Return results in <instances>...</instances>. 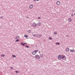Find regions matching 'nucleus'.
Returning <instances> with one entry per match:
<instances>
[{
    "instance_id": "obj_12",
    "label": "nucleus",
    "mask_w": 75,
    "mask_h": 75,
    "mask_svg": "<svg viewBox=\"0 0 75 75\" xmlns=\"http://www.w3.org/2000/svg\"><path fill=\"white\" fill-rule=\"evenodd\" d=\"M40 57L42 58V57H43V54H40Z\"/></svg>"
},
{
    "instance_id": "obj_8",
    "label": "nucleus",
    "mask_w": 75,
    "mask_h": 75,
    "mask_svg": "<svg viewBox=\"0 0 75 75\" xmlns=\"http://www.w3.org/2000/svg\"><path fill=\"white\" fill-rule=\"evenodd\" d=\"M70 52H75V50H70Z\"/></svg>"
},
{
    "instance_id": "obj_14",
    "label": "nucleus",
    "mask_w": 75,
    "mask_h": 75,
    "mask_svg": "<svg viewBox=\"0 0 75 75\" xmlns=\"http://www.w3.org/2000/svg\"><path fill=\"white\" fill-rule=\"evenodd\" d=\"M24 37L25 38H27V37H28V36L27 35H24Z\"/></svg>"
},
{
    "instance_id": "obj_30",
    "label": "nucleus",
    "mask_w": 75,
    "mask_h": 75,
    "mask_svg": "<svg viewBox=\"0 0 75 75\" xmlns=\"http://www.w3.org/2000/svg\"><path fill=\"white\" fill-rule=\"evenodd\" d=\"M24 44H27L26 43H24Z\"/></svg>"
},
{
    "instance_id": "obj_16",
    "label": "nucleus",
    "mask_w": 75,
    "mask_h": 75,
    "mask_svg": "<svg viewBox=\"0 0 75 75\" xmlns=\"http://www.w3.org/2000/svg\"><path fill=\"white\" fill-rule=\"evenodd\" d=\"M49 40H52V38L51 37H50L49 38Z\"/></svg>"
},
{
    "instance_id": "obj_21",
    "label": "nucleus",
    "mask_w": 75,
    "mask_h": 75,
    "mask_svg": "<svg viewBox=\"0 0 75 75\" xmlns=\"http://www.w3.org/2000/svg\"><path fill=\"white\" fill-rule=\"evenodd\" d=\"M37 36L38 37H40V36H41V35H37Z\"/></svg>"
},
{
    "instance_id": "obj_3",
    "label": "nucleus",
    "mask_w": 75,
    "mask_h": 75,
    "mask_svg": "<svg viewBox=\"0 0 75 75\" xmlns=\"http://www.w3.org/2000/svg\"><path fill=\"white\" fill-rule=\"evenodd\" d=\"M58 58L59 59H61V58H62L61 55H59L58 56Z\"/></svg>"
},
{
    "instance_id": "obj_17",
    "label": "nucleus",
    "mask_w": 75,
    "mask_h": 75,
    "mask_svg": "<svg viewBox=\"0 0 75 75\" xmlns=\"http://www.w3.org/2000/svg\"><path fill=\"white\" fill-rule=\"evenodd\" d=\"M1 57H4L5 56V55H4V54H2L1 55Z\"/></svg>"
},
{
    "instance_id": "obj_15",
    "label": "nucleus",
    "mask_w": 75,
    "mask_h": 75,
    "mask_svg": "<svg viewBox=\"0 0 75 75\" xmlns=\"http://www.w3.org/2000/svg\"><path fill=\"white\" fill-rule=\"evenodd\" d=\"M28 33H31V30H29L28 31Z\"/></svg>"
},
{
    "instance_id": "obj_26",
    "label": "nucleus",
    "mask_w": 75,
    "mask_h": 75,
    "mask_svg": "<svg viewBox=\"0 0 75 75\" xmlns=\"http://www.w3.org/2000/svg\"><path fill=\"white\" fill-rule=\"evenodd\" d=\"M15 72H16V73H18V71H16Z\"/></svg>"
},
{
    "instance_id": "obj_27",
    "label": "nucleus",
    "mask_w": 75,
    "mask_h": 75,
    "mask_svg": "<svg viewBox=\"0 0 75 75\" xmlns=\"http://www.w3.org/2000/svg\"><path fill=\"white\" fill-rule=\"evenodd\" d=\"M11 69H13V68L12 67H11Z\"/></svg>"
},
{
    "instance_id": "obj_31",
    "label": "nucleus",
    "mask_w": 75,
    "mask_h": 75,
    "mask_svg": "<svg viewBox=\"0 0 75 75\" xmlns=\"http://www.w3.org/2000/svg\"><path fill=\"white\" fill-rule=\"evenodd\" d=\"M37 1H39L40 0H36Z\"/></svg>"
},
{
    "instance_id": "obj_5",
    "label": "nucleus",
    "mask_w": 75,
    "mask_h": 75,
    "mask_svg": "<svg viewBox=\"0 0 75 75\" xmlns=\"http://www.w3.org/2000/svg\"><path fill=\"white\" fill-rule=\"evenodd\" d=\"M62 57L63 59H64V60H65V59H66V57H65V56L64 55H62Z\"/></svg>"
},
{
    "instance_id": "obj_11",
    "label": "nucleus",
    "mask_w": 75,
    "mask_h": 75,
    "mask_svg": "<svg viewBox=\"0 0 75 75\" xmlns=\"http://www.w3.org/2000/svg\"><path fill=\"white\" fill-rule=\"evenodd\" d=\"M21 44L22 45H23V46H25V43H21Z\"/></svg>"
},
{
    "instance_id": "obj_23",
    "label": "nucleus",
    "mask_w": 75,
    "mask_h": 75,
    "mask_svg": "<svg viewBox=\"0 0 75 75\" xmlns=\"http://www.w3.org/2000/svg\"><path fill=\"white\" fill-rule=\"evenodd\" d=\"M25 46H26V47H27V48H29V46H28L27 45H26Z\"/></svg>"
},
{
    "instance_id": "obj_9",
    "label": "nucleus",
    "mask_w": 75,
    "mask_h": 75,
    "mask_svg": "<svg viewBox=\"0 0 75 75\" xmlns=\"http://www.w3.org/2000/svg\"><path fill=\"white\" fill-rule=\"evenodd\" d=\"M33 26H34V27H35L37 26V24L35 23H33Z\"/></svg>"
},
{
    "instance_id": "obj_6",
    "label": "nucleus",
    "mask_w": 75,
    "mask_h": 75,
    "mask_svg": "<svg viewBox=\"0 0 75 75\" xmlns=\"http://www.w3.org/2000/svg\"><path fill=\"white\" fill-rule=\"evenodd\" d=\"M69 48H68V47L66 49V51L67 52H68V51H69Z\"/></svg>"
},
{
    "instance_id": "obj_32",
    "label": "nucleus",
    "mask_w": 75,
    "mask_h": 75,
    "mask_svg": "<svg viewBox=\"0 0 75 75\" xmlns=\"http://www.w3.org/2000/svg\"><path fill=\"white\" fill-rule=\"evenodd\" d=\"M74 16H75V13H74Z\"/></svg>"
},
{
    "instance_id": "obj_25",
    "label": "nucleus",
    "mask_w": 75,
    "mask_h": 75,
    "mask_svg": "<svg viewBox=\"0 0 75 75\" xmlns=\"http://www.w3.org/2000/svg\"><path fill=\"white\" fill-rule=\"evenodd\" d=\"M17 41H19V40H17L16 41V42H17Z\"/></svg>"
},
{
    "instance_id": "obj_29",
    "label": "nucleus",
    "mask_w": 75,
    "mask_h": 75,
    "mask_svg": "<svg viewBox=\"0 0 75 75\" xmlns=\"http://www.w3.org/2000/svg\"><path fill=\"white\" fill-rule=\"evenodd\" d=\"M33 36H34V37H35V35H33Z\"/></svg>"
},
{
    "instance_id": "obj_13",
    "label": "nucleus",
    "mask_w": 75,
    "mask_h": 75,
    "mask_svg": "<svg viewBox=\"0 0 75 75\" xmlns=\"http://www.w3.org/2000/svg\"><path fill=\"white\" fill-rule=\"evenodd\" d=\"M41 23H38V25H41Z\"/></svg>"
},
{
    "instance_id": "obj_24",
    "label": "nucleus",
    "mask_w": 75,
    "mask_h": 75,
    "mask_svg": "<svg viewBox=\"0 0 75 75\" xmlns=\"http://www.w3.org/2000/svg\"><path fill=\"white\" fill-rule=\"evenodd\" d=\"M54 34H57V32H54Z\"/></svg>"
},
{
    "instance_id": "obj_22",
    "label": "nucleus",
    "mask_w": 75,
    "mask_h": 75,
    "mask_svg": "<svg viewBox=\"0 0 75 75\" xmlns=\"http://www.w3.org/2000/svg\"><path fill=\"white\" fill-rule=\"evenodd\" d=\"M71 17H73V16H74V14H73L72 13L71 14Z\"/></svg>"
},
{
    "instance_id": "obj_28",
    "label": "nucleus",
    "mask_w": 75,
    "mask_h": 75,
    "mask_svg": "<svg viewBox=\"0 0 75 75\" xmlns=\"http://www.w3.org/2000/svg\"><path fill=\"white\" fill-rule=\"evenodd\" d=\"M38 19H40V17H38Z\"/></svg>"
},
{
    "instance_id": "obj_4",
    "label": "nucleus",
    "mask_w": 75,
    "mask_h": 75,
    "mask_svg": "<svg viewBox=\"0 0 75 75\" xmlns=\"http://www.w3.org/2000/svg\"><path fill=\"white\" fill-rule=\"evenodd\" d=\"M56 4L57 5H59L60 4V2L59 1H58L56 2Z\"/></svg>"
},
{
    "instance_id": "obj_20",
    "label": "nucleus",
    "mask_w": 75,
    "mask_h": 75,
    "mask_svg": "<svg viewBox=\"0 0 75 75\" xmlns=\"http://www.w3.org/2000/svg\"><path fill=\"white\" fill-rule=\"evenodd\" d=\"M12 57H16V56L15 55H12Z\"/></svg>"
},
{
    "instance_id": "obj_2",
    "label": "nucleus",
    "mask_w": 75,
    "mask_h": 75,
    "mask_svg": "<svg viewBox=\"0 0 75 75\" xmlns=\"http://www.w3.org/2000/svg\"><path fill=\"white\" fill-rule=\"evenodd\" d=\"M35 57H36V59H40V56L39 55H35Z\"/></svg>"
},
{
    "instance_id": "obj_18",
    "label": "nucleus",
    "mask_w": 75,
    "mask_h": 75,
    "mask_svg": "<svg viewBox=\"0 0 75 75\" xmlns=\"http://www.w3.org/2000/svg\"><path fill=\"white\" fill-rule=\"evenodd\" d=\"M19 38V36H16V39H18V38Z\"/></svg>"
},
{
    "instance_id": "obj_1",
    "label": "nucleus",
    "mask_w": 75,
    "mask_h": 75,
    "mask_svg": "<svg viewBox=\"0 0 75 75\" xmlns=\"http://www.w3.org/2000/svg\"><path fill=\"white\" fill-rule=\"evenodd\" d=\"M38 51V50H35L34 51H33L32 52V54L33 55H35V54L37 53V52Z\"/></svg>"
},
{
    "instance_id": "obj_10",
    "label": "nucleus",
    "mask_w": 75,
    "mask_h": 75,
    "mask_svg": "<svg viewBox=\"0 0 75 75\" xmlns=\"http://www.w3.org/2000/svg\"><path fill=\"white\" fill-rule=\"evenodd\" d=\"M33 7V5H31L30 6V8H32Z\"/></svg>"
},
{
    "instance_id": "obj_7",
    "label": "nucleus",
    "mask_w": 75,
    "mask_h": 75,
    "mask_svg": "<svg viewBox=\"0 0 75 75\" xmlns=\"http://www.w3.org/2000/svg\"><path fill=\"white\" fill-rule=\"evenodd\" d=\"M68 21L69 22H71L72 21V19H71V18H69L68 19Z\"/></svg>"
},
{
    "instance_id": "obj_19",
    "label": "nucleus",
    "mask_w": 75,
    "mask_h": 75,
    "mask_svg": "<svg viewBox=\"0 0 75 75\" xmlns=\"http://www.w3.org/2000/svg\"><path fill=\"white\" fill-rule=\"evenodd\" d=\"M56 44H58V45H59V42H57L56 43Z\"/></svg>"
}]
</instances>
